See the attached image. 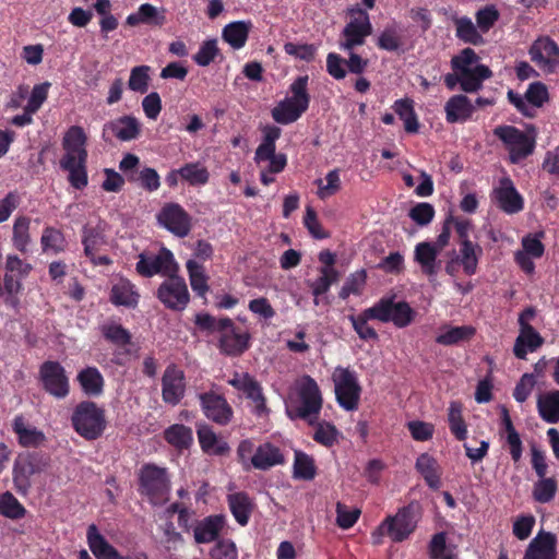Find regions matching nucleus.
<instances>
[{"instance_id": "obj_1", "label": "nucleus", "mask_w": 559, "mask_h": 559, "mask_svg": "<svg viewBox=\"0 0 559 559\" xmlns=\"http://www.w3.org/2000/svg\"><path fill=\"white\" fill-rule=\"evenodd\" d=\"M479 57L472 48H464L451 59L452 73L443 78L445 86L454 91L457 85L465 93H475L483 87L485 80L492 76L491 70L478 63Z\"/></svg>"}, {"instance_id": "obj_2", "label": "nucleus", "mask_w": 559, "mask_h": 559, "mask_svg": "<svg viewBox=\"0 0 559 559\" xmlns=\"http://www.w3.org/2000/svg\"><path fill=\"white\" fill-rule=\"evenodd\" d=\"M194 323L201 331L219 334L217 347L225 356L239 357L250 347V333L238 328L230 318L198 313Z\"/></svg>"}, {"instance_id": "obj_3", "label": "nucleus", "mask_w": 559, "mask_h": 559, "mask_svg": "<svg viewBox=\"0 0 559 559\" xmlns=\"http://www.w3.org/2000/svg\"><path fill=\"white\" fill-rule=\"evenodd\" d=\"M419 521L418 507L411 503L401 508L395 515L388 516L371 534L372 543L380 545L388 535L392 542L402 543L416 530Z\"/></svg>"}, {"instance_id": "obj_4", "label": "nucleus", "mask_w": 559, "mask_h": 559, "mask_svg": "<svg viewBox=\"0 0 559 559\" xmlns=\"http://www.w3.org/2000/svg\"><path fill=\"white\" fill-rule=\"evenodd\" d=\"M297 396L298 405L287 409L289 418L302 419L309 425H314L319 419L323 404L321 390L317 381L308 374L304 376L298 384Z\"/></svg>"}, {"instance_id": "obj_5", "label": "nucleus", "mask_w": 559, "mask_h": 559, "mask_svg": "<svg viewBox=\"0 0 559 559\" xmlns=\"http://www.w3.org/2000/svg\"><path fill=\"white\" fill-rule=\"evenodd\" d=\"M71 423L75 432L85 440H96L106 429L105 411L95 402L83 401L75 406Z\"/></svg>"}, {"instance_id": "obj_6", "label": "nucleus", "mask_w": 559, "mask_h": 559, "mask_svg": "<svg viewBox=\"0 0 559 559\" xmlns=\"http://www.w3.org/2000/svg\"><path fill=\"white\" fill-rule=\"evenodd\" d=\"M332 379L338 405L347 412L357 411L361 386L356 372L349 368L336 367Z\"/></svg>"}, {"instance_id": "obj_7", "label": "nucleus", "mask_w": 559, "mask_h": 559, "mask_svg": "<svg viewBox=\"0 0 559 559\" xmlns=\"http://www.w3.org/2000/svg\"><path fill=\"white\" fill-rule=\"evenodd\" d=\"M347 14L349 22L342 31L343 41L340 47L343 50H354L366 43V38L372 34V24L368 12L359 7L349 8Z\"/></svg>"}, {"instance_id": "obj_8", "label": "nucleus", "mask_w": 559, "mask_h": 559, "mask_svg": "<svg viewBox=\"0 0 559 559\" xmlns=\"http://www.w3.org/2000/svg\"><path fill=\"white\" fill-rule=\"evenodd\" d=\"M138 258L135 271L142 277L150 278L156 274L166 277L178 273L179 266L174 253L165 247H162L156 254L142 252Z\"/></svg>"}, {"instance_id": "obj_9", "label": "nucleus", "mask_w": 559, "mask_h": 559, "mask_svg": "<svg viewBox=\"0 0 559 559\" xmlns=\"http://www.w3.org/2000/svg\"><path fill=\"white\" fill-rule=\"evenodd\" d=\"M141 492L150 498L152 502L166 499L170 490V480L167 469L155 464L142 466L139 476Z\"/></svg>"}, {"instance_id": "obj_10", "label": "nucleus", "mask_w": 559, "mask_h": 559, "mask_svg": "<svg viewBox=\"0 0 559 559\" xmlns=\"http://www.w3.org/2000/svg\"><path fill=\"white\" fill-rule=\"evenodd\" d=\"M377 316L383 323L392 322L395 328L404 329L411 325L417 316V312L405 301H396L394 296L382 297L376 304Z\"/></svg>"}, {"instance_id": "obj_11", "label": "nucleus", "mask_w": 559, "mask_h": 559, "mask_svg": "<svg viewBox=\"0 0 559 559\" xmlns=\"http://www.w3.org/2000/svg\"><path fill=\"white\" fill-rule=\"evenodd\" d=\"M156 297L165 308L173 311L185 310L190 301L187 283L177 273L166 276L157 288Z\"/></svg>"}, {"instance_id": "obj_12", "label": "nucleus", "mask_w": 559, "mask_h": 559, "mask_svg": "<svg viewBox=\"0 0 559 559\" xmlns=\"http://www.w3.org/2000/svg\"><path fill=\"white\" fill-rule=\"evenodd\" d=\"M39 379L44 390L56 399H64L70 392L69 379L59 361L46 360L40 365Z\"/></svg>"}, {"instance_id": "obj_13", "label": "nucleus", "mask_w": 559, "mask_h": 559, "mask_svg": "<svg viewBox=\"0 0 559 559\" xmlns=\"http://www.w3.org/2000/svg\"><path fill=\"white\" fill-rule=\"evenodd\" d=\"M41 456L37 453L20 454L13 465V483L20 495H26L32 487V476L44 468Z\"/></svg>"}, {"instance_id": "obj_14", "label": "nucleus", "mask_w": 559, "mask_h": 559, "mask_svg": "<svg viewBox=\"0 0 559 559\" xmlns=\"http://www.w3.org/2000/svg\"><path fill=\"white\" fill-rule=\"evenodd\" d=\"M200 407L204 416L219 426H227L233 417L234 411L226 397L213 390L198 395Z\"/></svg>"}, {"instance_id": "obj_15", "label": "nucleus", "mask_w": 559, "mask_h": 559, "mask_svg": "<svg viewBox=\"0 0 559 559\" xmlns=\"http://www.w3.org/2000/svg\"><path fill=\"white\" fill-rule=\"evenodd\" d=\"M159 225L179 238L187 237L192 228L191 216L178 203H166L157 214Z\"/></svg>"}, {"instance_id": "obj_16", "label": "nucleus", "mask_w": 559, "mask_h": 559, "mask_svg": "<svg viewBox=\"0 0 559 559\" xmlns=\"http://www.w3.org/2000/svg\"><path fill=\"white\" fill-rule=\"evenodd\" d=\"M531 60L546 74H552L559 67V46L548 36L536 39L530 50Z\"/></svg>"}, {"instance_id": "obj_17", "label": "nucleus", "mask_w": 559, "mask_h": 559, "mask_svg": "<svg viewBox=\"0 0 559 559\" xmlns=\"http://www.w3.org/2000/svg\"><path fill=\"white\" fill-rule=\"evenodd\" d=\"M186 393V377L175 364L166 367L162 377V399L171 406L178 405Z\"/></svg>"}, {"instance_id": "obj_18", "label": "nucleus", "mask_w": 559, "mask_h": 559, "mask_svg": "<svg viewBox=\"0 0 559 559\" xmlns=\"http://www.w3.org/2000/svg\"><path fill=\"white\" fill-rule=\"evenodd\" d=\"M141 133V123L133 116H121L104 124L102 138L109 142L116 138L122 142H129L139 138Z\"/></svg>"}, {"instance_id": "obj_19", "label": "nucleus", "mask_w": 559, "mask_h": 559, "mask_svg": "<svg viewBox=\"0 0 559 559\" xmlns=\"http://www.w3.org/2000/svg\"><path fill=\"white\" fill-rule=\"evenodd\" d=\"M492 133L509 152L512 164H516L524 158V131L519 130L514 126L501 124L496 127Z\"/></svg>"}, {"instance_id": "obj_20", "label": "nucleus", "mask_w": 559, "mask_h": 559, "mask_svg": "<svg viewBox=\"0 0 559 559\" xmlns=\"http://www.w3.org/2000/svg\"><path fill=\"white\" fill-rule=\"evenodd\" d=\"M227 382L236 390L242 392L247 399L254 403L255 413L258 415H262L266 412V403L262 393V388L252 376H250L248 372H235L234 377Z\"/></svg>"}, {"instance_id": "obj_21", "label": "nucleus", "mask_w": 559, "mask_h": 559, "mask_svg": "<svg viewBox=\"0 0 559 559\" xmlns=\"http://www.w3.org/2000/svg\"><path fill=\"white\" fill-rule=\"evenodd\" d=\"M492 201L508 214H514L522 210L523 199L508 177L500 179L499 187L492 192Z\"/></svg>"}, {"instance_id": "obj_22", "label": "nucleus", "mask_w": 559, "mask_h": 559, "mask_svg": "<svg viewBox=\"0 0 559 559\" xmlns=\"http://www.w3.org/2000/svg\"><path fill=\"white\" fill-rule=\"evenodd\" d=\"M60 168L68 173V181L76 190H83L88 185L87 157L63 155L59 162Z\"/></svg>"}, {"instance_id": "obj_23", "label": "nucleus", "mask_w": 559, "mask_h": 559, "mask_svg": "<svg viewBox=\"0 0 559 559\" xmlns=\"http://www.w3.org/2000/svg\"><path fill=\"white\" fill-rule=\"evenodd\" d=\"M500 435L504 439L503 447L508 448L514 463H519L522 457L521 437L515 430L509 411L506 406H500Z\"/></svg>"}, {"instance_id": "obj_24", "label": "nucleus", "mask_w": 559, "mask_h": 559, "mask_svg": "<svg viewBox=\"0 0 559 559\" xmlns=\"http://www.w3.org/2000/svg\"><path fill=\"white\" fill-rule=\"evenodd\" d=\"M556 545L554 533L540 531L526 548V559H557Z\"/></svg>"}, {"instance_id": "obj_25", "label": "nucleus", "mask_w": 559, "mask_h": 559, "mask_svg": "<svg viewBox=\"0 0 559 559\" xmlns=\"http://www.w3.org/2000/svg\"><path fill=\"white\" fill-rule=\"evenodd\" d=\"M440 251L431 242H418L414 250V261L420 265L421 272L428 277H435L440 269L438 261Z\"/></svg>"}, {"instance_id": "obj_26", "label": "nucleus", "mask_w": 559, "mask_h": 559, "mask_svg": "<svg viewBox=\"0 0 559 559\" xmlns=\"http://www.w3.org/2000/svg\"><path fill=\"white\" fill-rule=\"evenodd\" d=\"M445 120L449 123L465 122L475 111V106L463 94L451 96L444 105Z\"/></svg>"}, {"instance_id": "obj_27", "label": "nucleus", "mask_w": 559, "mask_h": 559, "mask_svg": "<svg viewBox=\"0 0 559 559\" xmlns=\"http://www.w3.org/2000/svg\"><path fill=\"white\" fill-rule=\"evenodd\" d=\"M285 463V457L278 447L271 442L260 444L251 456V465L255 469L267 471Z\"/></svg>"}, {"instance_id": "obj_28", "label": "nucleus", "mask_w": 559, "mask_h": 559, "mask_svg": "<svg viewBox=\"0 0 559 559\" xmlns=\"http://www.w3.org/2000/svg\"><path fill=\"white\" fill-rule=\"evenodd\" d=\"M12 430L17 436L19 443L24 448H38L46 441L45 433L28 426L23 415L14 417Z\"/></svg>"}, {"instance_id": "obj_29", "label": "nucleus", "mask_w": 559, "mask_h": 559, "mask_svg": "<svg viewBox=\"0 0 559 559\" xmlns=\"http://www.w3.org/2000/svg\"><path fill=\"white\" fill-rule=\"evenodd\" d=\"M86 539L96 559H123L118 550L99 533L95 524L87 527Z\"/></svg>"}, {"instance_id": "obj_30", "label": "nucleus", "mask_w": 559, "mask_h": 559, "mask_svg": "<svg viewBox=\"0 0 559 559\" xmlns=\"http://www.w3.org/2000/svg\"><path fill=\"white\" fill-rule=\"evenodd\" d=\"M377 309L373 306L362 310L359 314H349L348 320L352 323L354 331L357 333L362 341H378L379 335L377 331L369 325L368 321L378 320Z\"/></svg>"}, {"instance_id": "obj_31", "label": "nucleus", "mask_w": 559, "mask_h": 559, "mask_svg": "<svg viewBox=\"0 0 559 559\" xmlns=\"http://www.w3.org/2000/svg\"><path fill=\"white\" fill-rule=\"evenodd\" d=\"M224 526L222 515H210L197 522L193 536L197 544H209L214 542Z\"/></svg>"}, {"instance_id": "obj_32", "label": "nucleus", "mask_w": 559, "mask_h": 559, "mask_svg": "<svg viewBox=\"0 0 559 559\" xmlns=\"http://www.w3.org/2000/svg\"><path fill=\"white\" fill-rule=\"evenodd\" d=\"M197 435L202 451L207 454L225 455L230 451L228 443L218 439L213 428L206 424L198 427Z\"/></svg>"}, {"instance_id": "obj_33", "label": "nucleus", "mask_w": 559, "mask_h": 559, "mask_svg": "<svg viewBox=\"0 0 559 559\" xmlns=\"http://www.w3.org/2000/svg\"><path fill=\"white\" fill-rule=\"evenodd\" d=\"M415 468L423 476L427 486L437 490L441 486V472L438 461L428 453H421L415 463Z\"/></svg>"}, {"instance_id": "obj_34", "label": "nucleus", "mask_w": 559, "mask_h": 559, "mask_svg": "<svg viewBox=\"0 0 559 559\" xmlns=\"http://www.w3.org/2000/svg\"><path fill=\"white\" fill-rule=\"evenodd\" d=\"M86 142L87 136L82 127H70L62 139V147L66 152L64 155L87 157Z\"/></svg>"}, {"instance_id": "obj_35", "label": "nucleus", "mask_w": 559, "mask_h": 559, "mask_svg": "<svg viewBox=\"0 0 559 559\" xmlns=\"http://www.w3.org/2000/svg\"><path fill=\"white\" fill-rule=\"evenodd\" d=\"M76 380L87 396H99L104 392L105 380L96 367L82 369L78 373Z\"/></svg>"}, {"instance_id": "obj_36", "label": "nucleus", "mask_w": 559, "mask_h": 559, "mask_svg": "<svg viewBox=\"0 0 559 559\" xmlns=\"http://www.w3.org/2000/svg\"><path fill=\"white\" fill-rule=\"evenodd\" d=\"M23 278L17 277L15 274L4 273L3 284H0V297L3 299L4 305L19 311L20 308V293L23 289Z\"/></svg>"}, {"instance_id": "obj_37", "label": "nucleus", "mask_w": 559, "mask_h": 559, "mask_svg": "<svg viewBox=\"0 0 559 559\" xmlns=\"http://www.w3.org/2000/svg\"><path fill=\"white\" fill-rule=\"evenodd\" d=\"M227 500L230 512L234 515L237 523L240 524L241 526L247 525L253 509V503L249 498L248 493L243 491L235 492L228 495Z\"/></svg>"}, {"instance_id": "obj_38", "label": "nucleus", "mask_w": 559, "mask_h": 559, "mask_svg": "<svg viewBox=\"0 0 559 559\" xmlns=\"http://www.w3.org/2000/svg\"><path fill=\"white\" fill-rule=\"evenodd\" d=\"M164 439L176 450L182 451L193 443V432L183 424H174L164 430Z\"/></svg>"}, {"instance_id": "obj_39", "label": "nucleus", "mask_w": 559, "mask_h": 559, "mask_svg": "<svg viewBox=\"0 0 559 559\" xmlns=\"http://www.w3.org/2000/svg\"><path fill=\"white\" fill-rule=\"evenodd\" d=\"M455 25V36L463 43L471 44L474 46L483 45L485 39L468 16H455L453 17Z\"/></svg>"}, {"instance_id": "obj_40", "label": "nucleus", "mask_w": 559, "mask_h": 559, "mask_svg": "<svg viewBox=\"0 0 559 559\" xmlns=\"http://www.w3.org/2000/svg\"><path fill=\"white\" fill-rule=\"evenodd\" d=\"M139 298L140 295L134 290V285L129 281H120L110 290V301L116 306L134 308Z\"/></svg>"}, {"instance_id": "obj_41", "label": "nucleus", "mask_w": 559, "mask_h": 559, "mask_svg": "<svg viewBox=\"0 0 559 559\" xmlns=\"http://www.w3.org/2000/svg\"><path fill=\"white\" fill-rule=\"evenodd\" d=\"M392 108L404 122V129L407 133L414 134L419 131L418 117L414 109V102L411 98L395 100Z\"/></svg>"}, {"instance_id": "obj_42", "label": "nucleus", "mask_w": 559, "mask_h": 559, "mask_svg": "<svg viewBox=\"0 0 559 559\" xmlns=\"http://www.w3.org/2000/svg\"><path fill=\"white\" fill-rule=\"evenodd\" d=\"M250 27H251L250 22H245V21L231 22L223 28L222 37L234 49H240L247 43Z\"/></svg>"}, {"instance_id": "obj_43", "label": "nucleus", "mask_w": 559, "mask_h": 559, "mask_svg": "<svg viewBox=\"0 0 559 559\" xmlns=\"http://www.w3.org/2000/svg\"><path fill=\"white\" fill-rule=\"evenodd\" d=\"M538 413L548 424L559 423V391L540 394L537 401Z\"/></svg>"}, {"instance_id": "obj_44", "label": "nucleus", "mask_w": 559, "mask_h": 559, "mask_svg": "<svg viewBox=\"0 0 559 559\" xmlns=\"http://www.w3.org/2000/svg\"><path fill=\"white\" fill-rule=\"evenodd\" d=\"M448 425L451 433L457 441L467 438V424L463 417V405L459 401H452L448 408Z\"/></svg>"}, {"instance_id": "obj_45", "label": "nucleus", "mask_w": 559, "mask_h": 559, "mask_svg": "<svg viewBox=\"0 0 559 559\" xmlns=\"http://www.w3.org/2000/svg\"><path fill=\"white\" fill-rule=\"evenodd\" d=\"M558 491V480L555 476L539 477L533 484L532 498L542 504L551 502Z\"/></svg>"}, {"instance_id": "obj_46", "label": "nucleus", "mask_w": 559, "mask_h": 559, "mask_svg": "<svg viewBox=\"0 0 559 559\" xmlns=\"http://www.w3.org/2000/svg\"><path fill=\"white\" fill-rule=\"evenodd\" d=\"M31 218L25 215H20L14 219L12 227V245L22 252H27V247L32 241L31 234Z\"/></svg>"}, {"instance_id": "obj_47", "label": "nucleus", "mask_w": 559, "mask_h": 559, "mask_svg": "<svg viewBox=\"0 0 559 559\" xmlns=\"http://www.w3.org/2000/svg\"><path fill=\"white\" fill-rule=\"evenodd\" d=\"M307 110L295 103L284 99L272 109V118L281 124H289L297 121Z\"/></svg>"}, {"instance_id": "obj_48", "label": "nucleus", "mask_w": 559, "mask_h": 559, "mask_svg": "<svg viewBox=\"0 0 559 559\" xmlns=\"http://www.w3.org/2000/svg\"><path fill=\"white\" fill-rule=\"evenodd\" d=\"M338 272L334 267H321L320 276L309 282L312 295L314 296V305H319V298L330 290V287L337 282Z\"/></svg>"}, {"instance_id": "obj_49", "label": "nucleus", "mask_w": 559, "mask_h": 559, "mask_svg": "<svg viewBox=\"0 0 559 559\" xmlns=\"http://www.w3.org/2000/svg\"><path fill=\"white\" fill-rule=\"evenodd\" d=\"M186 267L192 290L197 293L198 296L205 297L210 287L207 284L209 277L205 274L204 266L194 260H188Z\"/></svg>"}, {"instance_id": "obj_50", "label": "nucleus", "mask_w": 559, "mask_h": 559, "mask_svg": "<svg viewBox=\"0 0 559 559\" xmlns=\"http://www.w3.org/2000/svg\"><path fill=\"white\" fill-rule=\"evenodd\" d=\"M99 330H100L103 337L107 342H109L118 347H124V346L131 344V340H132L131 333L119 323H116V322L104 323L100 325Z\"/></svg>"}, {"instance_id": "obj_51", "label": "nucleus", "mask_w": 559, "mask_h": 559, "mask_svg": "<svg viewBox=\"0 0 559 559\" xmlns=\"http://www.w3.org/2000/svg\"><path fill=\"white\" fill-rule=\"evenodd\" d=\"M106 243L104 229L99 226L84 225L82 228V245L85 255H93Z\"/></svg>"}, {"instance_id": "obj_52", "label": "nucleus", "mask_w": 559, "mask_h": 559, "mask_svg": "<svg viewBox=\"0 0 559 559\" xmlns=\"http://www.w3.org/2000/svg\"><path fill=\"white\" fill-rule=\"evenodd\" d=\"M477 252L481 253V247L472 241H465L460 243V255L459 261L466 275H473L476 273L478 255Z\"/></svg>"}, {"instance_id": "obj_53", "label": "nucleus", "mask_w": 559, "mask_h": 559, "mask_svg": "<svg viewBox=\"0 0 559 559\" xmlns=\"http://www.w3.org/2000/svg\"><path fill=\"white\" fill-rule=\"evenodd\" d=\"M550 95L548 87L543 82L530 83L526 87V117H533L528 106L542 108L545 104L549 103Z\"/></svg>"}, {"instance_id": "obj_54", "label": "nucleus", "mask_w": 559, "mask_h": 559, "mask_svg": "<svg viewBox=\"0 0 559 559\" xmlns=\"http://www.w3.org/2000/svg\"><path fill=\"white\" fill-rule=\"evenodd\" d=\"M476 333L472 325L450 326L443 333L436 337V342L441 345L450 346L460 342L469 341Z\"/></svg>"}, {"instance_id": "obj_55", "label": "nucleus", "mask_w": 559, "mask_h": 559, "mask_svg": "<svg viewBox=\"0 0 559 559\" xmlns=\"http://www.w3.org/2000/svg\"><path fill=\"white\" fill-rule=\"evenodd\" d=\"M376 45L381 50L396 52L402 49L404 41L396 25H390L380 33Z\"/></svg>"}, {"instance_id": "obj_56", "label": "nucleus", "mask_w": 559, "mask_h": 559, "mask_svg": "<svg viewBox=\"0 0 559 559\" xmlns=\"http://www.w3.org/2000/svg\"><path fill=\"white\" fill-rule=\"evenodd\" d=\"M178 173H181L182 180L193 187L204 186L210 180L209 170L200 163H187L178 169Z\"/></svg>"}, {"instance_id": "obj_57", "label": "nucleus", "mask_w": 559, "mask_h": 559, "mask_svg": "<svg viewBox=\"0 0 559 559\" xmlns=\"http://www.w3.org/2000/svg\"><path fill=\"white\" fill-rule=\"evenodd\" d=\"M317 475V467L312 456L302 451H295L294 477L312 480Z\"/></svg>"}, {"instance_id": "obj_58", "label": "nucleus", "mask_w": 559, "mask_h": 559, "mask_svg": "<svg viewBox=\"0 0 559 559\" xmlns=\"http://www.w3.org/2000/svg\"><path fill=\"white\" fill-rule=\"evenodd\" d=\"M0 514L11 520L25 516L26 509L10 491L0 495Z\"/></svg>"}, {"instance_id": "obj_59", "label": "nucleus", "mask_w": 559, "mask_h": 559, "mask_svg": "<svg viewBox=\"0 0 559 559\" xmlns=\"http://www.w3.org/2000/svg\"><path fill=\"white\" fill-rule=\"evenodd\" d=\"M40 243L44 252L52 251L59 253L66 248V238L61 230L48 226L43 230Z\"/></svg>"}, {"instance_id": "obj_60", "label": "nucleus", "mask_w": 559, "mask_h": 559, "mask_svg": "<svg viewBox=\"0 0 559 559\" xmlns=\"http://www.w3.org/2000/svg\"><path fill=\"white\" fill-rule=\"evenodd\" d=\"M313 426L316 429L312 438L316 442L326 448H331L337 442L338 430L333 424L317 420Z\"/></svg>"}, {"instance_id": "obj_61", "label": "nucleus", "mask_w": 559, "mask_h": 559, "mask_svg": "<svg viewBox=\"0 0 559 559\" xmlns=\"http://www.w3.org/2000/svg\"><path fill=\"white\" fill-rule=\"evenodd\" d=\"M308 75L298 76L289 86L292 93L290 97L286 99L301 106L304 109H308L310 103V95L308 93Z\"/></svg>"}, {"instance_id": "obj_62", "label": "nucleus", "mask_w": 559, "mask_h": 559, "mask_svg": "<svg viewBox=\"0 0 559 559\" xmlns=\"http://www.w3.org/2000/svg\"><path fill=\"white\" fill-rule=\"evenodd\" d=\"M150 71L151 68L148 66H138L132 68L128 81V87L133 92L144 94L148 90Z\"/></svg>"}, {"instance_id": "obj_63", "label": "nucleus", "mask_w": 559, "mask_h": 559, "mask_svg": "<svg viewBox=\"0 0 559 559\" xmlns=\"http://www.w3.org/2000/svg\"><path fill=\"white\" fill-rule=\"evenodd\" d=\"M499 17L500 13L493 4H488L479 9L475 14L476 25L483 34L489 32L498 22Z\"/></svg>"}, {"instance_id": "obj_64", "label": "nucleus", "mask_w": 559, "mask_h": 559, "mask_svg": "<svg viewBox=\"0 0 559 559\" xmlns=\"http://www.w3.org/2000/svg\"><path fill=\"white\" fill-rule=\"evenodd\" d=\"M284 51L297 59L310 62L316 57L317 47L312 44H295L289 41L284 45Z\"/></svg>"}]
</instances>
